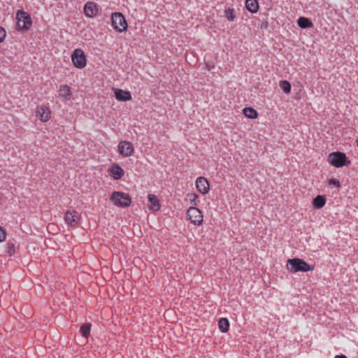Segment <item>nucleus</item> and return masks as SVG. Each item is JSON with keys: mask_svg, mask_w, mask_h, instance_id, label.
Returning <instances> with one entry per match:
<instances>
[{"mask_svg": "<svg viewBox=\"0 0 358 358\" xmlns=\"http://www.w3.org/2000/svg\"><path fill=\"white\" fill-rule=\"evenodd\" d=\"M286 266L289 271L294 273L298 272L306 273L308 271H312L315 269L314 265L309 264L303 259L298 257L288 259L287 260Z\"/></svg>", "mask_w": 358, "mask_h": 358, "instance_id": "obj_1", "label": "nucleus"}, {"mask_svg": "<svg viewBox=\"0 0 358 358\" xmlns=\"http://www.w3.org/2000/svg\"><path fill=\"white\" fill-rule=\"evenodd\" d=\"M328 162L336 168H342L343 166H349L351 165V161L343 152H332L328 155Z\"/></svg>", "mask_w": 358, "mask_h": 358, "instance_id": "obj_2", "label": "nucleus"}, {"mask_svg": "<svg viewBox=\"0 0 358 358\" xmlns=\"http://www.w3.org/2000/svg\"><path fill=\"white\" fill-rule=\"evenodd\" d=\"M110 200L113 203L120 208H127L131 203V196L123 192L115 191L110 196Z\"/></svg>", "mask_w": 358, "mask_h": 358, "instance_id": "obj_3", "label": "nucleus"}, {"mask_svg": "<svg viewBox=\"0 0 358 358\" xmlns=\"http://www.w3.org/2000/svg\"><path fill=\"white\" fill-rule=\"evenodd\" d=\"M16 20L17 31H27L32 25L31 15L23 10L17 11Z\"/></svg>", "mask_w": 358, "mask_h": 358, "instance_id": "obj_4", "label": "nucleus"}, {"mask_svg": "<svg viewBox=\"0 0 358 358\" xmlns=\"http://www.w3.org/2000/svg\"><path fill=\"white\" fill-rule=\"evenodd\" d=\"M111 22L113 29L119 32L126 31L128 27L127 22L122 13H113L111 15Z\"/></svg>", "mask_w": 358, "mask_h": 358, "instance_id": "obj_5", "label": "nucleus"}, {"mask_svg": "<svg viewBox=\"0 0 358 358\" xmlns=\"http://www.w3.org/2000/svg\"><path fill=\"white\" fill-rule=\"evenodd\" d=\"M71 61L73 66L79 69L85 68L87 65V57L80 48L75 49L71 54Z\"/></svg>", "mask_w": 358, "mask_h": 358, "instance_id": "obj_6", "label": "nucleus"}, {"mask_svg": "<svg viewBox=\"0 0 358 358\" xmlns=\"http://www.w3.org/2000/svg\"><path fill=\"white\" fill-rule=\"evenodd\" d=\"M117 150L120 155L124 157H131L134 153V145L127 141H121L117 145Z\"/></svg>", "mask_w": 358, "mask_h": 358, "instance_id": "obj_7", "label": "nucleus"}, {"mask_svg": "<svg viewBox=\"0 0 358 358\" xmlns=\"http://www.w3.org/2000/svg\"><path fill=\"white\" fill-rule=\"evenodd\" d=\"M187 215L191 222L194 225L200 226L203 222V215L202 212L194 206H191L187 210Z\"/></svg>", "mask_w": 358, "mask_h": 358, "instance_id": "obj_8", "label": "nucleus"}, {"mask_svg": "<svg viewBox=\"0 0 358 358\" xmlns=\"http://www.w3.org/2000/svg\"><path fill=\"white\" fill-rule=\"evenodd\" d=\"M109 175L116 180H120L124 175V171L117 164L113 163L108 169Z\"/></svg>", "mask_w": 358, "mask_h": 358, "instance_id": "obj_9", "label": "nucleus"}, {"mask_svg": "<svg viewBox=\"0 0 358 358\" xmlns=\"http://www.w3.org/2000/svg\"><path fill=\"white\" fill-rule=\"evenodd\" d=\"M79 217V213L75 210H67L65 213L64 220L67 224L73 227L78 224Z\"/></svg>", "mask_w": 358, "mask_h": 358, "instance_id": "obj_10", "label": "nucleus"}, {"mask_svg": "<svg viewBox=\"0 0 358 358\" xmlns=\"http://www.w3.org/2000/svg\"><path fill=\"white\" fill-rule=\"evenodd\" d=\"M196 187L200 193L206 194L209 192L210 184L206 178L200 176L196 180Z\"/></svg>", "mask_w": 358, "mask_h": 358, "instance_id": "obj_11", "label": "nucleus"}, {"mask_svg": "<svg viewBox=\"0 0 358 358\" xmlns=\"http://www.w3.org/2000/svg\"><path fill=\"white\" fill-rule=\"evenodd\" d=\"M115 99L119 101L126 102L130 101L132 97L130 92L119 88H113Z\"/></svg>", "mask_w": 358, "mask_h": 358, "instance_id": "obj_12", "label": "nucleus"}, {"mask_svg": "<svg viewBox=\"0 0 358 358\" xmlns=\"http://www.w3.org/2000/svg\"><path fill=\"white\" fill-rule=\"evenodd\" d=\"M98 10V6L92 1H88L84 6L85 15L88 17L92 18L96 16Z\"/></svg>", "mask_w": 358, "mask_h": 358, "instance_id": "obj_13", "label": "nucleus"}, {"mask_svg": "<svg viewBox=\"0 0 358 358\" xmlns=\"http://www.w3.org/2000/svg\"><path fill=\"white\" fill-rule=\"evenodd\" d=\"M51 110L48 107L38 106L36 109V116L39 117L43 122H48L50 118Z\"/></svg>", "mask_w": 358, "mask_h": 358, "instance_id": "obj_14", "label": "nucleus"}, {"mask_svg": "<svg viewBox=\"0 0 358 358\" xmlns=\"http://www.w3.org/2000/svg\"><path fill=\"white\" fill-rule=\"evenodd\" d=\"M148 200L150 203L149 209L152 211H158L161 209V205L156 195L149 194L148 195Z\"/></svg>", "mask_w": 358, "mask_h": 358, "instance_id": "obj_15", "label": "nucleus"}, {"mask_svg": "<svg viewBox=\"0 0 358 358\" xmlns=\"http://www.w3.org/2000/svg\"><path fill=\"white\" fill-rule=\"evenodd\" d=\"M245 8L251 13H257L259 10V5L257 0H246Z\"/></svg>", "mask_w": 358, "mask_h": 358, "instance_id": "obj_16", "label": "nucleus"}, {"mask_svg": "<svg viewBox=\"0 0 358 358\" xmlns=\"http://www.w3.org/2000/svg\"><path fill=\"white\" fill-rule=\"evenodd\" d=\"M297 24L301 29H309L314 27L313 22L306 17H299L297 20Z\"/></svg>", "mask_w": 358, "mask_h": 358, "instance_id": "obj_17", "label": "nucleus"}, {"mask_svg": "<svg viewBox=\"0 0 358 358\" xmlns=\"http://www.w3.org/2000/svg\"><path fill=\"white\" fill-rule=\"evenodd\" d=\"M327 199L324 195H317L313 200V206L316 209L322 208L326 203Z\"/></svg>", "mask_w": 358, "mask_h": 358, "instance_id": "obj_18", "label": "nucleus"}, {"mask_svg": "<svg viewBox=\"0 0 358 358\" xmlns=\"http://www.w3.org/2000/svg\"><path fill=\"white\" fill-rule=\"evenodd\" d=\"M59 96L64 98L66 100H70L71 98V88L67 85H63L59 87Z\"/></svg>", "mask_w": 358, "mask_h": 358, "instance_id": "obj_19", "label": "nucleus"}, {"mask_svg": "<svg viewBox=\"0 0 358 358\" xmlns=\"http://www.w3.org/2000/svg\"><path fill=\"white\" fill-rule=\"evenodd\" d=\"M229 321L226 317H221L218 320V327L221 332L227 333L229 329Z\"/></svg>", "mask_w": 358, "mask_h": 358, "instance_id": "obj_20", "label": "nucleus"}, {"mask_svg": "<svg viewBox=\"0 0 358 358\" xmlns=\"http://www.w3.org/2000/svg\"><path fill=\"white\" fill-rule=\"evenodd\" d=\"M243 115L250 119H256L258 117V112L252 107H245L243 110Z\"/></svg>", "mask_w": 358, "mask_h": 358, "instance_id": "obj_21", "label": "nucleus"}, {"mask_svg": "<svg viewBox=\"0 0 358 358\" xmlns=\"http://www.w3.org/2000/svg\"><path fill=\"white\" fill-rule=\"evenodd\" d=\"M91 327H92V324L90 322L84 323L80 326V332L81 333L82 336L84 338H88V337L90 336Z\"/></svg>", "mask_w": 358, "mask_h": 358, "instance_id": "obj_22", "label": "nucleus"}, {"mask_svg": "<svg viewBox=\"0 0 358 358\" xmlns=\"http://www.w3.org/2000/svg\"><path fill=\"white\" fill-rule=\"evenodd\" d=\"M279 86L285 94H287L291 92L292 85L289 81L285 80H280L279 82Z\"/></svg>", "mask_w": 358, "mask_h": 358, "instance_id": "obj_23", "label": "nucleus"}, {"mask_svg": "<svg viewBox=\"0 0 358 358\" xmlns=\"http://www.w3.org/2000/svg\"><path fill=\"white\" fill-rule=\"evenodd\" d=\"M224 16L229 21L234 22L236 17L234 9L231 8L226 9L224 10Z\"/></svg>", "mask_w": 358, "mask_h": 358, "instance_id": "obj_24", "label": "nucleus"}, {"mask_svg": "<svg viewBox=\"0 0 358 358\" xmlns=\"http://www.w3.org/2000/svg\"><path fill=\"white\" fill-rule=\"evenodd\" d=\"M187 196L189 197L190 203L192 205V206L195 207L199 203V196L196 193L188 194Z\"/></svg>", "mask_w": 358, "mask_h": 358, "instance_id": "obj_25", "label": "nucleus"}, {"mask_svg": "<svg viewBox=\"0 0 358 358\" xmlns=\"http://www.w3.org/2000/svg\"><path fill=\"white\" fill-rule=\"evenodd\" d=\"M15 252V245L13 243L8 242L7 243V253L9 256H12Z\"/></svg>", "mask_w": 358, "mask_h": 358, "instance_id": "obj_26", "label": "nucleus"}, {"mask_svg": "<svg viewBox=\"0 0 358 358\" xmlns=\"http://www.w3.org/2000/svg\"><path fill=\"white\" fill-rule=\"evenodd\" d=\"M328 185L329 186H334L337 188L341 187V183H340L339 180L336 178H334L328 180Z\"/></svg>", "mask_w": 358, "mask_h": 358, "instance_id": "obj_27", "label": "nucleus"}, {"mask_svg": "<svg viewBox=\"0 0 358 358\" xmlns=\"http://www.w3.org/2000/svg\"><path fill=\"white\" fill-rule=\"evenodd\" d=\"M6 238V230L0 226V243L5 241Z\"/></svg>", "mask_w": 358, "mask_h": 358, "instance_id": "obj_28", "label": "nucleus"}, {"mask_svg": "<svg viewBox=\"0 0 358 358\" xmlns=\"http://www.w3.org/2000/svg\"><path fill=\"white\" fill-rule=\"evenodd\" d=\"M6 36V30L3 27H0V43L3 42Z\"/></svg>", "mask_w": 358, "mask_h": 358, "instance_id": "obj_29", "label": "nucleus"}, {"mask_svg": "<svg viewBox=\"0 0 358 358\" xmlns=\"http://www.w3.org/2000/svg\"><path fill=\"white\" fill-rule=\"evenodd\" d=\"M268 26V22H264L261 24V29H267Z\"/></svg>", "mask_w": 358, "mask_h": 358, "instance_id": "obj_30", "label": "nucleus"}, {"mask_svg": "<svg viewBox=\"0 0 358 358\" xmlns=\"http://www.w3.org/2000/svg\"><path fill=\"white\" fill-rule=\"evenodd\" d=\"M334 358H348V357L344 355H337L334 357Z\"/></svg>", "mask_w": 358, "mask_h": 358, "instance_id": "obj_31", "label": "nucleus"}, {"mask_svg": "<svg viewBox=\"0 0 358 358\" xmlns=\"http://www.w3.org/2000/svg\"><path fill=\"white\" fill-rule=\"evenodd\" d=\"M357 147H358V140H357Z\"/></svg>", "mask_w": 358, "mask_h": 358, "instance_id": "obj_32", "label": "nucleus"}]
</instances>
